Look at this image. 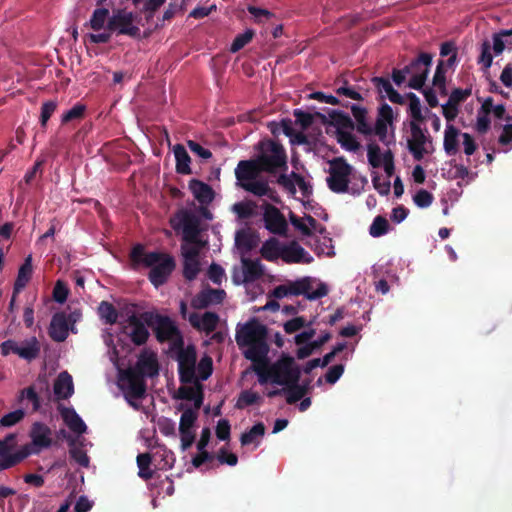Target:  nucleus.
Instances as JSON below:
<instances>
[{"label":"nucleus","instance_id":"nucleus-1","mask_svg":"<svg viewBox=\"0 0 512 512\" xmlns=\"http://www.w3.org/2000/svg\"><path fill=\"white\" fill-rule=\"evenodd\" d=\"M287 154L283 145L273 139L258 142V197L266 196L274 202H280L275 189L269 186L260 173L266 172L276 176L280 171H287Z\"/></svg>","mask_w":512,"mask_h":512},{"label":"nucleus","instance_id":"nucleus-2","mask_svg":"<svg viewBox=\"0 0 512 512\" xmlns=\"http://www.w3.org/2000/svg\"><path fill=\"white\" fill-rule=\"evenodd\" d=\"M147 326L155 331L157 338L161 341L177 342L178 340V332L173 323L168 318L153 313L130 316L123 326V332L139 345L144 343L149 335Z\"/></svg>","mask_w":512,"mask_h":512},{"label":"nucleus","instance_id":"nucleus-3","mask_svg":"<svg viewBox=\"0 0 512 512\" xmlns=\"http://www.w3.org/2000/svg\"><path fill=\"white\" fill-rule=\"evenodd\" d=\"M157 373L155 354L144 352L134 368L122 372L121 385L128 396L139 398L145 393L144 376H154Z\"/></svg>","mask_w":512,"mask_h":512},{"label":"nucleus","instance_id":"nucleus-4","mask_svg":"<svg viewBox=\"0 0 512 512\" xmlns=\"http://www.w3.org/2000/svg\"><path fill=\"white\" fill-rule=\"evenodd\" d=\"M130 260L134 266L143 264L150 267V280L155 286L163 284L175 267L173 259L163 253H148L138 245L130 253Z\"/></svg>","mask_w":512,"mask_h":512},{"label":"nucleus","instance_id":"nucleus-5","mask_svg":"<svg viewBox=\"0 0 512 512\" xmlns=\"http://www.w3.org/2000/svg\"><path fill=\"white\" fill-rule=\"evenodd\" d=\"M254 245V233L251 228L242 229L237 233L236 246L241 257V267L234 272L236 283H246L254 279L256 273Z\"/></svg>","mask_w":512,"mask_h":512},{"label":"nucleus","instance_id":"nucleus-6","mask_svg":"<svg viewBox=\"0 0 512 512\" xmlns=\"http://www.w3.org/2000/svg\"><path fill=\"white\" fill-rule=\"evenodd\" d=\"M258 33L261 37L258 44H261L263 52L268 53L276 46L275 40L282 35L283 24L272 12L258 8Z\"/></svg>","mask_w":512,"mask_h":512},{"label":"nucleus","instance_id":"nucleus-7","mask_svg":"<svg viewBox=\"0 0 512 512\" xmlns=\"http://www.w3.org/2000/svg\"><path fill=\"white\" fill-rule=\"evenodd\" d=\"M409 128L410 137L407 138V149L415 161H421L426 154L433 151L432 137L426 128L421 127V123L410 121Z\"/></svg>","mask_w":512,"mask_h":512},{"label":"nucleus","instance_id":"nucleus-8","mask_svg":"<svg viewBox=\"0 0 512 512\" xmlns=\"http://www.w3.org/2000/svg\"><path fill=\"white\" fill-rule=\"evenodd\" d=\"M353 168L344 157H336L329 161L327 185L334 193H346Z\"/></svg>","mask_w":512,"mask_h":512},{"label":"nucleus","instance_id":"nucleus-9","mask_svg":"<svg viewBox=\"0 0 512 512\" xmlns=\"http://www.w3.org/2000/svg\"><path fill=\"white\" fill-rule=\"evenodd\" d=\"M301 371L295 364L294 358L283 355L268 370V377L272 383L286 386L299 382Z\"/></svg>","mask_w":512,"mask_h":512},{"label":"nucleus","instance_id":"nucleus-10","mask_svg":"<svg viewBox=\"0 0 512 512\" xmlns=\"http://www.w3.org/2000/svg\"><path fill=\"white\" fill-rule=\"evenodd\" d=\"M236 341L244 355L251 360L250 369L256 371V322L254 320L240 326Z\"/></svg>","mask_w":512,"mask_h":512},{"label":"nucleus","instance_id":"nucleus-11","mask_svg":"<svg viewBox=\"0 0 512 512\" xmlns=\"http://www.w3.org/2000/svg\"><path fill=\"white\" fill-rule=\"evenodd\" d=\"M16 445V436L13 434L0 440V469L11 467L32 454L31 446H23L19 451L13 453Z\"/></svg>","mask_w":512,"mask_h":512},{"label":"nucleus","instance_id":"nucleus-12","mask_svg":"<svg viewBox=\"0 0 512 512\" xmlns=\"http://www.w3.org/2000/svg\"><path fill=\"white\" fill-rule=\"evenodd\" d=\"M171 224L174 229L182 230L184 242L201 241L199 234V219L193 212L181 210L172 219Z\"/></svg>","mask_w":512,"mask_h":512},{"label":"nucleus","instance_id":"nucleus-13","mask_svg":"<svg viewBox=\"0 0 512 512\" xmlns=\"http://www.w3.org/2000/svg\"><path fill=\"white\" fill-rule=\"evenodd\" d=\"M205 246L203 241H188L182 244V256L184 259V276L192 280L199 272V254Z\"/></svg>","mask_w":512,"mask_h":512},{"label":"nucleus","instance_id":"nucleus-14","mask_svg":"<svg viewBox=\"0 0 512 512\" xmlns=\"http://www.w3.org/2000/svg\"><path fill=\"white\" fill-rule=\"evenodd\" d=\"M287 286L289 296L304 295L310 301L323 298L328 294V288L324 283H320L316 290L311 291L312 279L310 277L289 281L287 282Z\"/></svg>","mask_w":512,"mask_h":512},{"label":"nucleus","instance_id":"nucleus-15","mask_svg":"<svg viewBox=\"0 0 512 512\" xmlns=\"http://www.w3.org/2000/svg\"><path fill=\"white\" fill-rule=\"evenodd\" d=\"M135 19L132 12H128L125 9L115 10L112 17L109 18L107 30H118L122 34L135 36L139 31L138 27L134 24Z\"/></svg>","mask_w":512,"mask_h":512},{"label":"nucleus","instance_id":"nucleus-16","mask_svg":"<svg viewBox=\"0 0 512 512\" xmlns=\"http://www.w3.org/2000/svg\"><path fill=\"white\" fill-rule=\"evenodd\" d=\"M261 208L265 228L273 234L285 235L288 225L281 211L269 203H264Z\"/></svg>","mask_w":512,"mask_h":512},{"label":"nucleus","instance_id":"nucleus-17","mask_svg":"<svg viewBox=\"0 0 512 512\" xmlns=\"http://www.w3.org/2000/svg\"><path fill=\"white\" fill-rule=\"evenodd\" d=\"M238 184L244 189L256 192V162L254 160L241 161L236 169Z\"/></svg>","mask_w":512,"mask_h":512},{"label":"nucleus","instance_id":"nucleus-18","mask_svg":"<svg viewBox=\"0 0 512 512\" xmlns=\"http://www.w3.org/2000/svg\"><path fill=\"white\" fill-rule=\"evenodd\" d=\"M281 259L287 263H304L310 264L313 257L305 251V249L295 240L288 244H283Z\"/></svg>","mask_w":512,"mask_h":512},{"label":"nucleus","instance_id":"nucleus-19","mask_svg":"<svg viewBox=\"0 0 512 512\" xmlns=\"http://www.w3.org/2000/svg\"><path fill=\"white\" fill-rule=\"evenodd\" d=\"M196 352L194 348L182 349L179 354V367L183 381H193L196 377Z\"/></svg>","mask_w":512,"mask_h":512},{"label":"nucleus","instance_id":"nucleus-20","mask_svg":"<svg viewBox=\"0 0 512 512\" xmlns=\"http://www.w3.org/2000/svg\"><path fill=\"white\" fill-rule=\"evenodd\" d=\"M30 436L32 442L26 446H31L32 453H37L41 449L48 447L51 444V430L43 425L36 423L33 425Z\"/></svg>","mask_w":512,"mask_h":512},{"label":"nucleus","instance_id":"nucleus-21","mask_svg":"<svg viewBox=\"0 0 512 512\" xmlns=\"http://www.w3.org/2000/svg\"><path fill=\"white\" fill-rule=\"evenodd\" d=\"M75 321L72 315H65L64 313H57L53 316L50 327L49 335L55 341H64L67 337L69 324Z\"/></svg>","mask_w":512,"mask_h":512},{"label":"nucleus","instance_id":"nucleus-22","mask_svg":"<svg viewBox=\"0 0 512 512\" xmlns=\"http://www.w3.org/2000/svg\"><path fill=\"white\" fill-rule=\"evenodd\" d=\"M189 321L193 327L209 333L216 329L219 318L217 315L211 312H206L203 315L194 313L190 315Z\"/></svg>","mask_w":512,"mask_h":512},{"label":"nucleus","instance_id":"nucleus-23","mask_svg":"<svg viewBox=\"0 0 512 512\" xmlns=\"http://www.w3.org/2000/svg\"><path fill=\"white\" fill-rule=\"evenodd\" d=\"M270 330L266 325L258 322V382H262V374L260 371L261 364L265 361L269 352L267 340L269 338Z\"/></svg>","mask_w":512,"mask_h":512},{"label":"nucleus","instance_id":"nucleus-24","mask_svg":"<svg viewBox=\"0 0 512 512\" xmlns=\"http://www.w3.org/2000/svg\"><path fill=\"white\" fill-rule=\"evenodd\" d=\"M224 295V290H204L193 299L192 305L195 308H205L212 304H218L223 300Z\"/></svg>","mask_w":512,"mask_h":512},{"label":"nucleus","instance_id":"nucleus-25","mask_svg":"<svg viewBox=\"0 0 512 512\" xmlns=\"http://www.w3.org/2000/svg\"><path fill=\"white\" fill-rule=\"evenodd\" d=\"M54 393L58 399H67L73 393L72 377L66 372H61L54 382Z\"/></svg>","mask_w":512,"mask_h":512},{"label":"nucleus","instance_id":"nucleus-26","mask_svg":"<svg viewBox=\"0 0 512 512\" xmlns=\"http://www.w3.org/2000/svg\"><path fill=\"white\" fill-rule=\"evenodd\" d=\"M348 108L351 109V112L356 120L357 131L365 136L372 135V127L366 120L367 109L357 104H348Z\"/></svg>","mask_w":512,"mask_h":512},{"label":"nucleus","instance_id":"nucleus-27","mask_svg":"<svg viewBox=\"0 0 512 512\" xmlns=\"http://www.w3.org/2000/svg\"><path fill=\"white\" fill-rule=\"evenodd\" d=\"M18 347L17 355L27 361L37 358L41 348L39 341L35 337L18 342Z\"/></svg>","mask_w":512,"mask_h":512},{"label":"nucleus","instance_id":"nucleus-28","mask_svg":"<svg viewBox=\"0 0 512 512\" xmlns=\"http://www.w3.org/2000/svg\"><path fill=\"white\" fill-rule=\"evenodd\" d=\"M189 386L182 387L179 392L183 399L193 402L189 407L198 410L202 404V388L196 381Z\"/></svg>","mask_w":512,"mask_h":512},{"label":"nucleus","instance_id":"nucleus-29","mask_svg":"<svg viewBox=\"0 0 512 512\" xmlns=\"http://www.w3.org/2000/svg\"><path fill=\"white\" fill-rule=\"evenodd\" d=\"M283 243L276 238H270L263 243L260 253L268 261H275L282 256Z\"/></svg>","mask_w":512,"mask_h":512},{"label":"nucleus","instance_id":"nucleus-30","mask_svg":"<svg viewBox=\"0 0 512 512\" xmlns=\"http://www.w3.org/2000/svg\"><path fill=\"white\" fill-rule=\"evenodd\" d=\"M460 131L454 125H447L444 133V150L447 155L453 156L458 152V135Z\"/></svg>","mask_w":512,"mask_h":512},{"label":"nucleus","instance_id":"nucleus-31","mask_svg":"<svg viewBox=\"0 0 512 512\" xmlns=\"http://www.w3.org/2000/svg\"><path fill=\"white\" fill-rule=\"evenodd\" d=\"M189 188L192 191L194 197L203 204L208 203L213 199L212 189L207 184L201 181H190Z\"/></svg>","mask_w":512,"mask_h":512},{"label":"nucleus","instance_id":"nucleus-32","mask_svg":"<svg viewBox=\"0 0 512 512\" xmlns=\"http://www.w3.org/2000/svg\"><path fill=\"white\" fill-rule=\"evenodd\" d=\"M166 0H132L134 6L145 16V19L152 18L154 13Z\"/></svg>","mask_w":512,"mask_h":512},{"label":"nucleus","instance_id":"nucleus-33","mask_svg":"<svg viewBox=\"0 0 512 512\" xmlns=\"http://www.w3.org/2000/svg\"><path fill=\"white\" fill-rule=\"evenodd\" d=\"M61 415L64 422L71 430L79 434L85 431V424L73 410L62 408Z\"/></svg>","mask_w":512,"mask_h":512},{"label":"nucleus","instance_id":"nucleus-34","mask_svg":"<svg viewBox=\"0 0 512 512\" xmlns=\"http://www.w3.org/2000/svg\"><path fill=\"white\" fill-rule=\"evenodd\" d=\"M328 115L331 120L330 123L334 125L337 130L354 129V122L349 114L339 110H331Z\"/></svg>","mask_w":512,"mask_h":512},{"label":"nucleus","instance_id":"nucleus-35","mask_svg":"<svg viewBox=\"0 0 512 512\" xmlns=\"http://www.w3.org/2000/svg\"><path fill=\"white\" fill-rule=\"evenodd\" d=\"M406 98L409 101L408 113L412 118L411 121H415L416 123H423L425 117L422 114V107L419 97L415 93L409 92L406 94Z\"/></svg>","mask_w":512,"mask_h":512},{"label":"nucleus","instance_id":"nucleus-36","mask_svg":"<svg viewBox=\"0 0 512 512\" xmlns=\"http://www.w3.org/2000/svg\"><path fill=\"white\" fill-rule=\"evenodd\" d=\"M32 274V258L28 256L24 264L20 267L18 277L15 282L14 290L18 293L23 289L31 278Z\"/></svg>","mask_w":512,"mask_h":512},{"label":"nucleus","instance_id":"nucleus-37","mask_svg":"<svg viewBox=\"0 0 512 512\" xmlns=\"http://www.w3.org/2000/svg\"><path fill=\"white\" fill-rule=\"evenodd\" d=\"M280 392L285 394L288 404H295L306 395L305 387L299 386V382L286 385Z\"/></svg>","mask_w":512,"mask_h":512},{"label":"nucleus","instance_id":"nucleus-38","mask_svg":"<svg viewBox=\"0 0 512 512\" xmlns=\"http://www.w3.org/2000/svg\"><path fill=\"white\" fill-rule=\"evenodd\" d=\"M336 137L338 143L348 151H357L360 147L355 136L349 131L338 129V131H336Z\"/></svg>","mask_w":512,"mask_h":512},{"label":"nucleus","instance_id":"nucleus-39","mask_svg":"<svg viewBox=\"0 0 512 512\" xmlns=\"http://www.w3.org/2000/svg\"><path fill=\"white\" fill-rule=\"evenodd\" d=\"M174 154L177 161V170L181 173H190V157L182 145H176L174 147Z\"/></svg>","mask_w":512,"mask_h":512},{"label":"nucleus","instance_id":"nucleus-40","mask_svg":"<svg viewBox=\"0 0 512 512\" xmlns=\"http://www.w3.org/2000/svg\"><path fill=\"white\" fill-rule=\"evenodd\" d=\"M82 442L79 438L70 441V455L80 465L88 466L89 459L86 452L81 448Z\"/></svg>","mask_w":512,"mask_h":512},{"label":"nucleus","instance_id":"nucleus-41","mask_svg":"<svg viewBox=\"0 0 512 512\" xmlns=\"http://www.w3.org/2000/svg\"><path fill=\"white\" fill-rule=\"evenodd\" d=\"M109 11L108 9L101 8L95 10L92 19L90 20V26L94 31H99L103 28H107L109 21Z\"/></svg>","mask_w":512,"mask_h":512},{"label":"nucleus","instance_id":"nucleus-42","mask_svg":"<svg viewBox=\"0 0 512 512\" xmlns=\"http://www.w3.org/2000/svg\"><path fill=\"white\" fill-rule=\"evenodd\" d=\"M389 230V222L388 220L381 216V215H378L374 218L370 228H369V233L372 237H381L383 235H385Z\"/></svg>","mask_w":512,"mask_h":512},{"label":"nucleus","instance_id":"nucleus-43","mask_svg":"<svg viewBox=\"0 0 512 512\" xmlns=\"http://www.w3.org/2000/svg\"><path fill=\"white\" fill-rule=\"evenodd\" d=\"M286 171H280L276 176H270L271 183H277L281 187H283L288 193L294 195L296 193V184L294 181L288 176Z\"/></svg>","mask_w":512,"mask_h":512},{"label":"nucleus","instance_id":"nucleus-44","mask_svg":"<svg viewBox=\"0 0 512 512\" xmlns=\"http://www.w3.org/2000/svg\"><path fill=\"white\" fill-rule=\"evenodd\" d=\"M181 409L183 410V414L180 421V431L184 430H191L196 418H197V411L192 407H187L182 405Z\"/></svg>","mask_w":512,"mask_h":512},{"label":"nucleus","instance_id":"nucleus-45","mask_svg":"<svg viewBox=\"0 0 512 512\" xmlns=\"http://www.w3.org/2000/svg\"><path fill=\"white\" fill-rule=\"evenodd\" d=\"M368 162L373 168H379L382 165L381 149L376 143H370L367 146Z\"/></svg>","mask_w":512,"mask_h":512},{"label":"nucleus","instance_id":"nucleus-46","mask_svg":"<svg viewBox=\"0 0 512 512\" xmlns=\"http://www.w3.org/2000/svg\"><path fill=\"white\" fill-rule=\"evenodd\" d=\"M151 456L148 453L140 454L137 457V465L139 467V476L144 479H148L152 476L150 469Z\"/></svg>","mask_w":512,"mask_h":512},{"label":"nucleus","instance_id":"nucleus-47","mask_svg":"<svg viewBox=\"0 0 512 512\" xmlns=\"http://www.w3.org/2000/svg\"><path fill=\"white\" fill-rule=\"evenodd\" d=\"M471 95V89L455 88L448 99V106H455L458 108L459 104L464 102Z\"/></svg>","mask_w":512,"mask_h":512},{"label":"nucleus","instance_id":"nucleus-48","mask_svg":"<svg viewBox=\"0 0 512 512\" xmlns=\"http://www.w3.org/2000/svg\"><path fill=\"white\" fill-rule=\"evenodd\" d=\"M293 116L295 117V123L303 130L308 129L314 121V116L311 113L305 112L301 109H295L293 111Z\"/></svg>","mask_w":512,"mask_h":512},{"label":"nucleus","instance_id":"nucleus-49","mask_svg":"<svg viewBox=\"0 0 512 512\" xmlns=\"http://www.w3.org/2000/svg\"><path fill=\"white\" fill-rule=\"evenodd\" d=\"M491 44L488 40H485L481 44V54L478 58V63L482 64L485 69L491 67L493 62V55L491 53Z\"/></svg>","mask_w":512,"mask_h":512},{"label":"nucleus","instance_id":"nucleus-50","mask_svg":"<svg viewBox=\"0 0 512 512\" xmlns=\"http://www.w3.org/2000/svg\"><path fill=\"white\" fill-rule=\"evenodd\" d=\"M313 250L318 256H322V255H325L328 257L333 256L334 251H333V246H332V239L327 238V239H324L323 242H321L319 239H317L315 241Z\"/></svg>","mask_w":512,"mask_h":512},{"label":"nucleus","instance_id":"nucleus-51","mask_svg":"<svg viewBox=\"0 0 512 512\" xmlns=\"http://www.w3.org/2000/svg\"><path fill=\"white\" fill-rule=\"evenodd\" d=\"M371 81L374 84L375 88L377 89L378 93L380 94L381 99H384L385 97L383 93H385L387 96L394 89L388 78L373 77Z\"/></svg>","mask_w":512,"mask_h":512},{"label":"nucleus","instance_id":"nucleus-52","mask_svg":"<svg viewBox=\"0 0 512 512\" xmlns=\"http://www.w3.org/2000/svg\"><path fill=\"white\" fill-rule=\"evenodd\" d=\"M254 37L253 30H247L245 33L238 35L232 43L231 51L237 52L242 49L245 45L250 43Z\"/></svg>","mask_w":512,"mask_h":512},{"label":"nucleus","instance_id":"nucleus-53","mask_svg":"<svg viewBox=\"0 0 512 512\" xmlns=\"http://www.w3.org/2000/svg\"><path fill=\"white\" fill-rule=\"evenodd\" d=\"M430 59H433L432 54L422 52L419 54V56L416 59L412 60L409 65H406L403 69H399V71H402L403 75L405 77L407 74H411V76H412L413 68H415L416 66H419V64H421V62L422 63H425V61H426V63L429 62Z\"/></svg>","mask_w":512,"mask_h":512},{"label":"nucleus","instance_id":"nucleus-54","mask_svg":"<svg viewBox=\"0 0 512 512\" xmlns=\"http://www.w3.org/2000/svg\"><path fill=\"white\" fill-rule=\"evenodd\" d=\"M433 199V195L425 189H420L413 197L414 203L420 208L429 207Z\"/></svg>","mask_w":512,"mask_h":512},{"label":"nucleus","instance_id":"nucleus-55","mask_svg":"<svg viewBox=\"0 0 512 512\" xmlns=\"http://www.w3.org/2000/svg\"><path fill=\"white\" fill-rule=\"evenodd\" d=\"M310 97L323 103H328L331 105H341L345 108H348V102H342L337 97L333 95H327L323 92H314L310 95Z\"/></svg>","mask_w":512,"mask_h":512},{"label":"nucleus","instance_id":"nucleus-56","mask_svg":"<svg viewBox=\"0 0 512 512\" xmlns=\"http://www.w3.org/2000/svg\"><path fill=\"white\" fill-rule=\"evenodd\" d=\"M424 70L421 71V73L417 75H412L408 82V87L415 89V90H424L423 86L427 80L428 77V69L423 68Z\"/></svg>","mask_w":512,"mask_h":512},{"label":"nucleus","instance_id":"nucleus-57","mask_svg":"<svg viewBox=\"0 0 512 512\" xmlns=\"http://www.w3.org/2000/svg\"><path fill=\"white\" fill-rule=\"evenodd\" d=\"M212 371V360L210 357H204L196 367V377L206 379Z\"/></svg>","mask_w":512,"mask_h":512},{"label":"nucleus","instance_id":"nucleus-58","mask_svg":"<svg viewBox=\"0 0 512 512\" xmlns=\"http://www.w3.org/2000/svg\"><path fill=\"white\" fill-rule=\"evenodd\" d=\"M344 373V365L336 364L331 366L325 374V380L329 384H335Z\"/></svg>","mask_w":512,"mask_h":512},{"label":"nucleus","instance_id":"nucleus-59","mask_svg":"<svg viewBox=\"0 0 512 512\" xmlns=\"http://www.w3.org/2000/svg\"><path fill=\"white\" fill-rule=\"evenodd\" d=\"M377 120H381L382 122L392 125L394 121L392 107L387 103H383L378 109Z\"/></svg>","mask_w":512,"mask_h":512},{"label":"nucleus","instance_id":"nucleus-60","mask_svg":"<svg viewBox=\"0 0 512 512\" xmlns=\"http://www.w3.org/2000/svg\"><path fill=\"white\" fill-rule=\"evenodd\" d=\"M372 183L374 188L378 191L381 195H388L391 188L390 180H382L379 175H374L372 177Z\"/></svg>","mask_w":512,"mask_h":512},{"label":"nucleus","instance_id":"nucleus-61","mask_svg":"<svg viewBox=\"0 0 512 512\" xmlns=\"http://www.w3.org/2000/svg\"><path fill=\"white\" fill-rule=\"evenodd\" d=\"M233 210L239 218L246 219L253 214V204L250 202L237 203L233 206Z\"/></svg>","mask_w":512,"mask_h":512},{"label":"nucleus","instance_id":"nucleus-62","mask_svg":"<svg viewBox=\"0 0 512 512\" xmlns=\"http://www.w3.org/2000/svg\"><path fill=\"white\" fill-rule=\"evenodd\" d=\"M289 219H290L291 224L297 230H299L303 235H305V236L312 235V231H311L310 227H308L307 224L300 217H298L297 215H295L294 213L291 212Z\"/></svg>","mask_w":512,"mask_h":512},{"label":"nucleus","instance_id":"nucleus-63","mask_svg":"<svg viewBox=\"0 0 512 512\" xmlns=\"http://www.w3.org/2000/svg\"><path fill=\"white\" fill-rule=\"evenodd\" d=\"M100 314L106 319L108 323H114L117 319V314L113 306L109 303L103 302L99 307Z\"/></svg>","mask_w":512,"mask_h":512},{"label":"nucleus","instance_id":"nucleus-64","mask_svg":"<svg viewBox=\"0 0 512 512\" xmlns=\"http://www.w3.org/2000/svg\"><path fill=\"white\" fill-rule=\"evenodd\" d=\"M306 322L303 317H295L284 324V330L288 334H292L305 327Z\"/></svg>","mask_w":512,"mask_h":512}]
</instances>
